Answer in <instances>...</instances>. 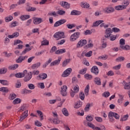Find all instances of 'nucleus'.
Returning a JSON list of instances; mask_svg holds the SVG:
<instances>
[{"instance_id":"obj_27","label":"nucleus","mask_w":130,"mask_h":130,"mask_svg":"<svg viewBox=\"0 0 130 130\" xmlns=\"http://www.w3.org/2000/svg\"><path fill=\"white\" fill-rule=\"evenodd\" d=\"M89 90H90V85L88 84L84 89L85 96H88L89 95Z\"/></svg>"},{"instance_id":"obj_62","label":"nucleus","mask_w":130,"mask_h":130,"mask_svg":"<svg viewBox=\"0 0 130 130\" xmlns=\"http://www.w3.org/2000/svg\"><path fill=\"white\" fill-rule=\"evenodd\" d=\"M57 48H56V46H54L53 47H52L50 51V53H53L55 50H56Z\"/></svg>"},{"instance_id":"obj_44","label":"nucleus","mask_w":130,"mask_h":130,"mask_svg":"<svg viewBox=\"0 0 130 130\" xmlns=\"http://www.w3.org/2000/svg\"><path fill=\"white\" fill-rule=\"evenodd\" d=\"M124 59H125L124 57L120 56L116 59V61H117L118 62H119V61H123V60H124Z\"/></svg>"},{"instance_id":"obj_54","label":"nucleus","mask_w":130,"mask_h":130,"mask_svg":"<svg viewBox=\"0 0 130 130\" xmlns=\"http://www.w3.org/2000/svg\"><path fill=\"white\" fill-rule=\"evenodd\" d=\"M13 16H10L9 17H6L5 18V21L7 22H10V21H12V20H13Z\"/></svg>"},{"instance_id":"obj_53","label":"nucleus","mask_w":130,"mask_h":130,"mask_svg":"<svg viewBox=\"0 0 130 130\" xmlns=\"http://www.w3.org/2000/svg\"><path fill=\"white\" fill-rule=\"evenodd\" d=\"M96 130H106V128H105V126L103 125H101L100 126V127L96 126Z\"/></svg>"},{"instance_id":"obj_24","label":"nucleus","mask_w":130,"mask_h":130,"mask_svg":"<svg viewBox=\"0 0 130 130\" xmlns=\"http://www.w3.org/2000/svg\"><path fill=\"white\" fill-rule=\"evenodd\" d=\"M20 19L22 21H25V20H28V19H30L29 15H24L20 16Z\"/></svg>"},{"instance_id":"obj_40","label":"nucleus","mask_w":130,"mask_h":130,"mask_svg":"<svg viewBox=\"0 0 130 130\" xmlns=\"http://www.w3.org/2000/svg\"><path fill=\"white\" fill-rule=\"evenodd\" d=\"M21 101H22V100H21L19 98H16L15 99L13 102V104H19Z\"/></svg>"},{"instance_id":"obj_10","label":"nucleus","mask_w":130,"mask_h":130,"mask_svg":"<svg viewBox=\"0 0 130 130\" xmlns=\"http://www.w3.org/2000/svg\"><path fill=\"white\" fill-rule=\"evenodd\" d=\"M32 74L31 72H29L27 75H26L23 79L24 82H29V81L32 79Z\"/></svg>"},{"instance_id":"obj_59","label":"nucleus","mask_w":130,"mask_h":130,"mask_svg":"<svg viewBox=\"0 0 130 130\" xmlns=\"http://www.w3.org/2000/svg\"><path fill=\"white\" fill-rule=\"evenodd\" d=\"M79 97L81 99V100H84L85 99V93L84 92H82L79 94Z\"/></svg>"},{"instance_id":"obj_42","label":"nucleus","mask_w":130,"mask_h":130,"mask_svg":"<svg viewBox=\"0 0 130 130\" xmlns=\"http://www.w3.org/2000/svg\"><path fill=\"white\" fill-rule=\"evenodd\" d=\"M102 96L105 98H108L110 96V93L108 91H105L102 94Z\"/></svg>"},{"instance_id":"obj_29","label":"nucleus","mask_w":130,"mask_h":130,"mask_svg":"<svg viewBox=\"0 0 130 130\" xmlns=\"http://www.w3.org/2000/svg\"><path fill=\"white\" fill-rule=\"evenodd\" d=\"M123 83H124L125 85L124 86V89L125 90H129L130 89V82L128 83H126L125 81H123Z\"/></svg>"},{"instance_id":"obj_19","label":"nucleus","mask_w":130,"mask_h":130,"mask_svg":"<svg viewBox=\"0 0 130 130\" xmlns=\"http://www.w3.org/2000/svg\"><path fill=\"white\" fill-rule=\"evenodd\" d=\"M40 80H45L47 78V74L46 73L40 74L38 76Z\"/></svg>"},{"instance_id":"obj_11","label":"nucleus","mask_w":130,"mask_h":130,"mask_svg":"<svg viewBox=\"0 0 130 130\" xmlns=\"http://www.w3.org/2000/svg\"><path fill=\"white\" fill-rule=\"evenodd\" d=\"M27 73H28L27 70H24L23 72V73H16V74H15V76L16 78H24V77H25V75H26Z\"/></svg>"},{"instance_id":"obj_47","label":"nucleus","mask_w":130,"mask_h":130,"mask_svg":"<svg viewBox=\"0 0 130 130\" xmlns=\"http://www.w3.org/2000/svg\"><path fill=\"white\" fill-rule=\"evenodd\" d=\"M73 92H75V93H79V91L80 90L79 86H74V87H73Z\"/></svg>"},{"instance_id":"obj_45","label":"nucleus","mask_w":130,"mask_h":130,"mask_svg":"<svg viewBox=\"0 0 130 130\" xmlns=\"http://www.w3.org/2000/svg\"><path fill=\"white\" fill-rule=\"evenodd\" d=\"M87 125L89 127H91V128H92V129H96V126H95V125L91 123L88 122L87 123Z\"/></svg>"},{"instance_id":"obj_2","label":"nucleus","mask_w":130,"mask_h":130,"mask_svg":"<svg viewBox=\"0 0 130 130\" xmlns=\"http://www.w3.org/2000/svg\"><path fill=\"white\" fill-rule=\"evenodd\" d=\"M80 32H74L71 36L70 41L72 42L76 41V40H77V39L80 38Z\"/></svg>"},{"instance_id":"obj_51","label":"nucleus","mask_w":130,"mask_h":130,"mask_svg":"<svg viewBox=\"0 0 130 130\" xmlns=\"http://www.w3.org/2000/svg\"><path fill=\"white\" fill-rule=\"evenodd\" d=\"M53 122L54 124H59V123H60V121L58 120V118H56L53 120Z\"/></svg>"},{"instance_id":"obj_52","label":"nucleus","mask_w":130,"mask_h":130,"mask_svg":"<svg viewBox=\"0 0 130 130\" xmlns=\"http://www.w3.org/2000/svg\"><path fill=\"white\" fill-rule=\"evenodd\" d=\"M119 99L118 100V103H122V101H123V95H121L119 94Z\"/></svg>"},{"instance_id":"obj_16","label":"nucleus","mask_w":130,"mask_h":130,"mask_svg":"<svg viewBox=\"0 0 130 130\" xmlns=\"http://www.w3.org/2000/svg\"><path fill=\"white\" fill-rule=\"evenodd\" d=\"M112 30H111V28H108L105 30V35L106 37H110L111 36V33H112Z\"/></svg>"},{"instance_id":"obj_60","label":"nucleus","mask_w":130,"mask_h":130,"mask_svg":"<svg viewBox=\"0 0 130 130\" xmlns=\"http://www.w3.org/2000/svg\"><path fill=\"white\" fill-rule=\"evenodd\" d=\"M124 5H123V7H125V9H126V7L129 5V2H128V0H125L124 1Z\"/></svg>"},{"instance_id":"obj_37","label":"nucleus","mask_w":130,"mask_h":130,"mask_svg":"<svg viewBox=\"0 0 130 130\" xmlns=\"http://www.w3.org/2000/svg\"><path fill=\"white\" fill-rule=\"evenodd\" d=\"M82 104H83V103L82 102H81V101H79L75 105V106L74 107L76 109L80 108V107H81L82 106Z\"/></svg>"},{"instance_id":"obj_22","label":"nucleus","mask_w":130,"mask_h":130,"mask_svg":"<svg viewBox=\"0 0 130 130\" xmlns=\"http://www.w3.org/2000/svg\"><path fill=\"white\" fill-rule=\"evenodd\" d=\"M41 66V63L40 62H37L32 65L31 69L32 70H35L36 69H38L39 67Z\"/></svg>"},{"instance_id":"obj_46","label":"nucleus","mask_w":130,"mask_h":130,"mask_svg":"<svg viewBox=\"0 0 130 130\" xmlns=\"http://www.w3.org/2000/svg\"><path fill=\"white\" fill-rule=\"evenodd\" d=\"M128 118V115L126 114L125 115H124L122 118L120 119V121H125L126 120H127V119Z\"/></svg>"},{"instance_id":"obj_30","label":"nucleus","mask_w":130,"mask_h":130,"mask_svg":"<svg viewBox=\"0 0 130 130\" xmlns=\"http://www.w3.org/2000/svg\"><path fill=\"white\" fill-rule=\"evenodd\" d=\"M81 7L83 8V9H88V8H90V5L87 3H81Z\"/></svg>"},{"instance_id":"obj_41","label":"nucleus","mask_w":130,"mask_h":130,"mask_svg":"<svg viewBox=\"0 0 130 130\" xmlns=\"http://www.w3.org/2000/svg\"><path fill=\"white\" fill-rule=\"evenodd\" d=\"M37 112L38 114L40 115V118H41L40 120L41 121L43 120V119H44V118L43 117V113H42V112L41 111L38 110L37 111Z\"/></svg>"},{"instance_id":"obj_50","label":"nucleus","mask_w":130,"mask_h":130,"mask_svg":"<svg viewBox=\"0 0 130 130\" xmlns=\"http://www.w3.org/2000/svg\"><path fill=\"white\" fill-rule=\"evenodd\" d=\"M27 12H35L36 8L34 7H29L28 9H26Z\"/></svg>"},{"instance_id":"obj_31","label":"nucleus","mask_w":130,"mask_h":130,"mask_svg":"<svg viewBox=\"0 0 130 130\" xmlns=\"http://www.w3.org/2000/svg\"><path fill=\"white\" fill-rule=\"evenodd\" d=\"M41 45L42 46L49 45V41H48L47 40H43L41 42Z\"/></svg>"},{"instance_id":"obj_43","label":"nucleus","mask_w":130,"mask_h":130,"mask_svg":"<svg viewBox=\"0 0 130 130\" xmlns=\"http://www.w3.org/2000/svg\"><path fill=\"white\" fill-rule=\"evenodd\" d=\"M91 106V104L89 103H88L86 104L85 108H84V111L87 112L90 110V107Z\"/></svg>"},{"instance_id":"obj_6","label":"nucleus","mask_w":130,"mask_h":130,"mask_svg":"<svg viewBox=\"0 0 130 130\" xmlns=\"http://www.w3.org/2000/svg\"><path fill=\"white\" fill-rule=\"evenodd\" d=\"M72 68H68L66 70H65L61 76L63 77V78H66V77H69V76H70V75H71V73H72Z\"/></svg>"},{"instance_id":"obj_12","label":"nucleus","mask_w":130,"mask_h":130,"mask_svg":"<svg viewBox=\"0 0 130 130\" xmlns=\"http://www.w3.org/2000/svg\"><path fill=\"white\" fill-rule=\"evenodd\" d=\"M60 60H61V57H58V59L53 61L50 63V67H53L54 66H57L60 63Z\"/></svg>"},{"instance_id":"obj_21","label":"nucleus","mask_w":130,"mask_h":130,"mask_svg":"<svg viewBox=\"0 0 130 130\" xmlns=\"http://www.w3.org/2000/svg\"><path fill=\"white\" fill-rule=\"evenodd\" d=\"M62 113L63 115H64V116H69L70 115V113H69V111L66 108H63L62 110Z\"/></svg>"},{"instance_id":"obj_1","label":"nucleus","mask_w":130,"mask_h":130,"mask_svg":"<svg viewBox=\"0 0 130 130\" xmlns=\"http://www.w3.org/2000/svg\"><path fill=\"white\" fill-rule=\"evenodd\" d=\"M108 116L110 122H113L115 121V119L113 117H115L116 119H119L120 117V116L118 115V114L112 111L109 112Z\"/></svg>"},{"instance_id":"obj_8","label":"nucleus","mask_w":130,"mask_h":130,"mask_svg":"<svg viewBox=\"0 0 130 130\" xmlns=\"http://www.w3.org/2000/svg\"><path fill=\"white\" fill-rule=\"evenodd\" d=\"M27 58H28V56H23L21 55L16 60V62H17V63H21L24 61L25 59H27Z\"/></svg>"},{"instance_id":"obj_32","label":"nucleus","mask_w":130,"mask_h":130,"mask_svg":"<svg viewBox=\"0 0 130 130\" xmlns=\"http://www.w3.org/2000/svg\"><path fill=\"white\" fill-rule=\"evenodd\" d=\"M8 72V69L7 68H2L0 69V75H4Z\"/></svg>"},{"instance_id":"obj_58","label":"nucleus","mask_w":130,"mask_h":130,"mask_svg":"<svg viewBox=\"0 0 130 130\" xmlns=\"http://www.w3.org/2000/svg\"><path fill=\"white\" fill-rule=\"evenodd\" d=\"M20 43L23 44V42L20 40H15L14 45H17V44H20Z\"/></svg>"},{"instance_id":"obj_15","label":"nucleus","mask_w":130,"mask_h":130,"mask_svg":"<svg viewBox=\"0 0 130 130\" xmlns=\"http://www.w3.org/2000/svg\"><path fill=\"white\" fill-rule=\"evenodd\" d=\"M91 73L94 74V75H98V74H99V70L98 69V67H97V66H93L91 69Z\"/></svg>"},{"instance_id":"obj_33","label":"nucleus","mask_w":130,"mask_h":130,"mask_svg":"<svg viewBox=\"0 0 130 130\" xmlns=\"http://www.w3.org/2000/svg\"><path fill=\"white\" fill-rule=\"evenodd\" d=\"M1 84L5 85V86H9V81L6 80H0Z\"/></svg>"},{"instance_id":"obj_35","label":"nucleus","mask_w":130,"mask_h":130,"mask_svg":"<svg viewBox=\"0 0 130 130\" xmlns=\"http://www.w3.org/2000/svg\"><path fill=\"white\" fill-rule=\"evenodd\" d=\"M84 78L86 79V80H92L93 76L89 74H86L84 75Z\"/></svg>"},{"instance_id":"obj_13","label":"nucleus","mask_w":130,"mask_h":130,"mask_svg":"<svg viewBox=\"0 0 130 130\" xmlns=\"http://www.w3.org/2000/svg\"><path fill=\"white\" fill-rule=\"evenodd\" d=\"M27 116H28V110L25 111L22 113V114L19 117H20L19 121H23V120H24V119H25V118H26Z\"/></svg>"},{"instance_id":"obj_38","label":"nucleus","mask_w":130,"mask_h":130,"mask_svg":"<svg viewBox=\"0 0 130 130\" xmlns=\"http://www.w3.org/2000/svg\"><path fill=\"white\" fill-rule=\"evenodd\" d=\"M22 94H31L32 93V90H28L26 88H24L22 90Z\"/></svg>"},{"instance_id":"obj_39","label":"nucleus","mask_w":130,"mask_h":130,"mask_svg":"<svg viewBox=\"0 0 130 130\" xmlns=\"http://www.w3.org/2000/svg\"><path fill=\"white\" fill-rule=\"evenodd\" d=\"M0 91L3 92L4 93H8L9 89L7 87H1L0 88Z\"/></svg>"},{"instance_id":"obj_7","label":"nucleus","mask_w":130,"mask_h":130,"mask_svg":"<svg viewBox=\"0 0 130 130\" xmlns=\"http://www.w3.org/2000/svg\"><path fill=\"white\" fill-rule=\"evenodd\" d=\"M33 23L35 25H39V24H41L43 20L42 18L39 17H34L33 18Z\"/></svg>"},{"instance_id":"obj_34","label":"nucleus","mask_w":130,"mask_h":130,"mask_svg":"<svg viewBox=\"0 0 130 130\" xmlns=\"http://www.w3.org/2000/svg\"><path fill=\"white\" fill-rule=\"evenodd\" d=\"M17 97V95L14 93H11L9 95V99L10 100H14Z\"/></svg>"},{"instance_id":"obj_63","label":"nucleus","mask_w":130,"mask_h":130,"mask_svg":"<svg viewBox=\"0 0 130 130\" xmlns=\"http://www.w3.org/2000/svg\"><path fill=\"white\" fill-rule=\"evenodd\" d=\"M86 120H87V121H92L93 120V117H92V116H87L86 117Z\"/></svg>"},{"instance_id":"obj_57","label":"nucleus","mask_w":130,"mask_h":130,"mask_svg":"<svg viewBox=\"0 0 130 130\" xmlns=\"http://www.w3.org/2000/svg\"><path fill=\"white\" fill-rule=\"evenodd\" d=\"M86 71H87V69L85 68L84 69L80 70L79 74H80V75H85V74H86Z\"/></svg>"},{"instance_id":"obj_17","label":"nucleus","mask_w":130,"mask_h":130,"mask_svg":"<svg viewBox=\"0 0 130 130\" xmlns=\"http://www.w3.org/2000/svg\"><path fill=\"white\" fill-rule=\"evenodd\" d=\"M94 82L95 85H98V86H101V79L99 77H95L94 79Z\"/></svg>"},{"instance_id":"obj_55","label":"nucleus","mask_w":130,"mask_h":130,"mask_svg":"<svg viewBox=\"0 0 130 130\" xmlns=\"http://www.w3.org/2000/svg\"><path fill=\"white\" fill-rule=\"evenodd\" d=\"M57 13L58 14V15H60V16H62L64 15V14H66V11L63 10H58L57 12Z\"/></svg>"},{"instance_id":"obj_28","label":"nucleus","mask_w":130,"mask_h":130,"mask_svg":"<svg viewBox=\"0 0 130 130\" xmlns=\"http://www.w3.org/2000/svg\"><path fill=\"white\" fill-rule=\"evenodd\" d=\"M32 49L31 47L29 48H26L25 49L23 50V51L21 52L20 54V55H24V54H26V53L28 52V51H30Z\"/></svg>"},{"instance_id":"obj_4","label":"nucleus","mask_w":130,"mask_h":130,"mask_svg":"<svg viewBox=\"0 0 130 130\" xmlns=\"http://www.w3.org/2000/svg\"><path fill=\"white\" fill-rule=\"evenodd\" d=\"M87 44V40H80L77 44V48H80V47H83V46Z\"/></svg>"},{"instance_id":"obj_3","label":"nucleus","mask_w":130,"mask_h":130,"mask_svg":"<svg viewBox=\"0 0 130 130\" xmlns=\"http://www.w3.org/2000/svg\"><path fill=\"white\" fill-rule=\"evenodd\" d=\"M54 38H57V40L61 39V38H64V32L62 31L57 32L54 35Z\"/></svg>"},{"instance_id":"obj_26","label":"nucleus","mask_w":130,"mask_h":130,"mask_svg":"<svg viewBox=\"0 0 130 130\" xmlns=\"http://www.w3.org/2000/svg\"><path fill=\"white\" fill-rule=\"evenodd\" d=\"M19 68V64H15L13 65H11L8 67L9 70H15Z\"/></svg>"},{"instance_id":"obj_61","label":"nucleus","mask_w":130,"mask_h":130,"mask_svg":"<svg viewBox=\"0 0 130 130\" xmlns=\"http://www.w3.org/2000/svg\"><path fill=\"white\" fill-rule=\"evenodd\" d=\"M109 38L111 41H114L116 39V36L111 35Z\"/></svg>"},{"instance_id":"obj_25","label":"nucleus","mask_w":130,"mask_h":130,"mask_svg":"<svg viewBox=\"0 0 130 130\" xmlns=\"http://www.w3.org/2000/svg\"><path fill=\"white\" fill-rule=\"evenodd\" d=\"M115 9L117 11H121L122 10L125 9V7L123 5H119L115 7Z\"/></svg>"},{"instance_id":"obj_18","label":"nucleus","mask_w":130,"mask_h":130,"mask_svg":"<svg viewBox=\"0 0 130 130\" xmlns=\"http://www.w3.org/2000/svg\"><path fill=\"white\" fill-rule=\"evenodd\" d=\"M103 22H104V20L96 21L95 22L93 23L92 27H97V26H99V25H100V24H102V23H103Z\"/></svg>"},{"instance_id":"obj_36","label":"nucleus","mask_w":130,"mask_h":130,"mask_svg":"<svg viewBox=\"0 0 130 130\" xmlns=\"http://www.w3.org/2000/svg\"><path fill=\"white\" fill-rule=\"evenodd\" d=\"M70 61H71V59H67L64 60L62 62V67H66L68 63H70Z\"/></svg>"},{"instance_id":"obj_23","label":"nucleus","mask_w":130,"mask_h":130,"mask_svg":"<svg viewBox=\"0 0 130 130\" xmlns=\"http://www.w3.org/2000/svg\"><path fill=\"white\" fill-rule=\"evenodd\" d=\"M66 51V49H61L56 51L55 53V54H61L62 53H64Z\"/></svg>"},{"instance_id":"obj_64","label":"nucleus","mask_w":130,"mask_h":130,"mask_svg":"<svg viewBox=\"0 0 130 130\" xmlns=\"http://www.w3.org/2000/svg\"><path fill=\"white\" fill-rule=\"evenodd\" d=\"M85 56L87 57H90L92 56V51H89L88 52L85 53Z\"/></svg>"},{"instance_id":"obj_5","label":"nucleus","mask_w":130,"mask_h":130,"mask_svg":"<svg viewBox=\"0 0 130 130\" xmlns=\"http://www.w3.org/2000/svg\"><path fill=\"white\" fill-rule=\"evenodd\" d=\"M67 90H68V86L67 85H63L61 87L60 94L63 96H66L68 94L67 92Z\"/></svg>"},{"instance_id":"obj_14","label":"nucleus","mask_w":130,"mask_h":130,"mask_svg":"<svg viewBox=\"0 0 130 130\" xmlns=\"http://www.w3.org/2000/svg\"><path fill=\"white\" fill-rule=\"evenodd\" d=\"M104 12L106 14H110V13H113L114 12V8L112 7H107L104 9Z\"/></svg>"},{"instance_id":"obj_20","label":"nucleus","mask_w":130,"mask_h":130,"mask_svg":"<svg viewBox=\"0 0 130 130\" xmlns=\"http://www.w3.org/2000/svg\"><path fill=\"white\" fill-rule=\"evenodd\" d=\"M81 14H82V13L78 10H73L71 12L72 16H79V15H81Z\"/></svg>"},{"instance_id":"obj_56","label":"nucleus","mask_w":130,"mask_h":130,"mask_svg":"<svg viewBox=\"0 0 130 130\" xmlns=\"http://www.w3.org/2000/svg\"><path fill=\"white\" fill-rule=\"evenodd\" d=\"M94 119L98 122H102L103 121V119L100 117H95Z\"/></svg>"},{"instance_id":"obj_48","label":"nucleus","mask_w":130,"mask_h":130,"mask_svg":"<svg viewBox=\"0 0 130 130\" xmlns=\"http://www.w3.org/2000/svg\"><path fill=\"white\" fill-rule=\"evenodd\" d=\"M48 16H53V17H57L58 15L56 13L55 11L52 12H50L48 14Z\"/></svg>"},{"instance_id":"obj_9","label":"nucleus","mask_w":130,"mask_h":130,"mask_svg":"<svg viewBox=\"0 0 130 130\" xmlns=\"http://www.w3.org/2000/svg\"><path fill=\"white\" fill-rule=\"evenodd\" d=\"M67 22V20L66 19H60L59 21H56L54 24V27H58V26H60V25H62L63 24H64Z\"/></svg>"},{"instance_id":"obj_49","label":"nucleus","mask_w":130,"mask_h":130,"mask_svg":"<svg viewBox=\"0 0 130 130\" xmlns=\"http://www.w3.org/2000/svg\"><path fill=\"white\" fill-rule=\"evenodd\" d=\"M27 87L30 90H34V89H35V85L32 83L28 84Z\"/></svg>"}]
</instances>
